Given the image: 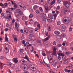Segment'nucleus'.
<instances>
[{
  "mask_svg": "<svg viewBox=\"0 0 73 73\" xmlns=\"http://www.w3.org/2000/svg\"><path fill=\"white\" fill-rule=\"evenodd\" d=\"M63 3L64 5H65V7H66V8H69V5L71 4V3H69V1H63Z\"/></svg>",
  "mask_w": 73,
  "mask_h": 73,
  "instance_id": "obj_1",
  "label": "nucleus"
},
{
  "mask_svg": "<svg viewBox=\"0 0 73 73\" xmlns=\"http://www.w3.org/2000/svg\"><path fill=\"white\" fill-rule=\"evenodd\" d=\"M48 16L49 18H50V19H53V17H54V19H56V17H57V15L56 14H54L53 15H52V14H48Z\"/></svg>",
  "mask_w": 73,
  "mask_h": 73,
  "instance_id": "obj_2",
  "label": "nucleus"
},
{
  "mask_svg": "<svg viewBox=\"0 0 73 73\" xmlns=\"http://www.w3.org/2000/svg\"><path fill=\"white\" fill-rule=\"evenodd\" d=\"M59 62V60H55L53 61V65H57V64L58 63V62Z\"/></svg>",
  "mask_w": 73,
  "mask_h": 73,
  "instance_id": "obj_3",
  "label": "nucleus"
},
{
  "mask_svg": "<svg viewBox=\"0 0 73 73\" xmlns=\"http://www.w3.org/2000/svg\"><path fill=\"white\" fill-rule=\"evenodd\" d=\"M17 58H14L13 59V62H14L15 64H17L19 62V60H17Z\"/></svg>",
  "mask_w": 73,
  "mask_h": 73,
  "instance_id": "obj_4",
  "label": "nucleus"
},
{
  "mask_svg": "<svg viewBox=\"0 0 73 73\" xmlns=\"http://www.w3.org/2000/svg\"><path fill=\"white\" fill-rule=\"evenodd\" d=\"M17 11L18 13H19L20 15H21L23 13H22V11H21L19 9H17Z\"/></svg>",
  "mask_w": 73,
  "mask_h": 73,
  "instance_id": "obj_5",
  "label": "nucleus"
},
{
  "mask_svg": "<svg viewBox=\"0 0 73 73\" xmlns=\"http://www.w3.org/2000/svg\"><path fill=\"white\" fill-rule=\"evenodd\" d=\"M58 55L59 56H62V59H63V57L64 56V53H60L58 54Z\"/></svg>",
  "mask_w": 73,
  "mask_h": 73,
  "instance_id": "obj_6",
  "label": "nucleus"
},
{
  "mask_svg": "<svg viewBox=\"0 0 73 73\" xmlns=\"http://www.w3.org/2000/svg\"><path fill=\"white\" fill-rule=\"evenodd\" d=\"M61 28V29H65L66 27L64 25L62 24L60 25Z\"/></svg>",
  "mask_w": 73,
  "mask_h": 73,
  "instance_id": "obj_7",
  "label": "nucleus"
},
{
  "mask_svg": "<svg viewBox=\"0 0 73 73\" xmlns=\"http://www.w3.org/2000/svg\"><path fill=\"white\" fill-rule=\"evenodd\" d=\"M68 12V11L67 10V9H64L63 13L64 15L66 14V12Z\"/></svg>",
  "mask_w": 73,
  "mask_h": 73,
  "instance_id": "obj_8",
  "label": "nucleus"
},
{
  "mask_svg": "<svg viewBox=\"0 0 73 73\" xmlns=\"http://www.w3.org/2000/svg\"><path fill=\"white\" fill-rule=\"evenodd\" d=\"M45 12H48V11H49V9H48V7L47 6H46L45 7Z\"/></svg>",
  "mask_w": 73,
  "mask_h": 73,
  "instance_id": "obj_9",
  "label": "nucleus"
},
{
  "mask_svg": "<svg viewBox=\"0 0 73 73\" xmlns=\"http://www.w3.org/2000/svg\"><path fill=\"white\" fill-rule=\"evenodd\" d=\"M34 66L33 65H30V68L31 70H34Z\"/></svg>",
  "mask_w": 73,
  "mask_h": 73,
  "instance_id": "obj_10",
  "label": "nucleus"
},
{
  "mask_svg": "<svg viewBox=\"0 0 73 73\" xmlns=\"http://www.w3.org/2000/svg\"><path fill=\"white\" fill-rule=\"evenodd\" d=\"M24 58L27 60L28 61H29V57H28V56H27V55H26L25 57H24Z\"/></svg>",
  "mask_w": 73,
  "mask_h": 73,
  "instance_id": "obj_11",
  "label": "nucleus"
},
{
  "mask_svg": "<svg viewBox=\"0 0 73 73\" xmlns=\"http://www.w3.org/2000/svg\"><path fill=\"white\" fill-rule=\"evenodd\" d=\"M43 1H43V0H39V3L40 4H42Z\"/></svg>",
  "mask_w": 73,
  "mask_h": 73,
  "instance_id": "obj_12",
  "label": "nucleus"
},
{
  "mask_svg": "<svg viewBox=\"0 0 73 73\" xmlns=\"http://www.w3.org/2000/svg\"><path fill=\"white\" fill-rule=\"evenodd\" d=\"M13 38H14L15 40L16 41H17V38L16 37H16V36H15V35H13Z\"/></svg>",
  "mask_w": 73,
  "mask_h": 73,
  "instance_id": "obj_13",
  "label": "nucleus"
},
{
  "mask_svg": "<svg viewBox=\"0 0 73 73\" xmlns=\"http://www.w3.org/2000/svg\"><path fill=\"white\" fill-rule=\"evenodd\" d=\"M22 19L23 20H24V19L25 20H27V19L26 16H23L22 17Z\"/></svg>",
  "mask_w": 73,
  "mask_h": 73,
  "instance_id": "obj_14",
  "label": "nucleus"
},
{
  "mask_svg": "<svg viewBox=\"0 0 73 73\" xmlns=\"http://www.w3.org/2000/svg\"><path fill=\"white\" fill-rule=\"evenodd\" d=\"M52 56H56V52L52 51Z\"/></svg>",
  "mask_w": 73,
  "mask_h": 73,
  "instance_id": "obj_15",
  "label": "nucleus"
},
{
  "mask_svg": "<svg viewBox=\"0 0 73 73\" xmlns=\"http://www.w3.org/2000/svg\"><path fill=\"white\" fill-rule=\"evenodd\" d=\"M29 32H30V33H31L32 34H34L35 33V31H34L32 30H29Z\"/></svg>",
  "mask_w": 73,
  "mask_h": 73,
  "instance_id": "obj_16",
  "label": "nucleus"
},
{
  "mask_svg": "<svg viewBox=\"0 0 73 73\" xmlns=\"http://www.w3.org/2000/svg\"><path fill=\"white\" fill-rule=\"evenodd\" d=\"M34 10H36L37 9V6L36 5H35L33 7Z\"/></svg>",
  "mask_w": 73,
  "mask_h": 73,
  "instance_id": "obj_17",
  "label": "nucleus"
},
{
  "mask_svg": "<svg viewBox=\"0 0 73 73\" xmlns=\"http://www.w3.org/2000/svg\"><path fill=\"white\" fill-rule=\"evenodd\" d=\"M47 19L48 21V22H49V23H51V22H52V21H52V19H50L49 18Z\"/></svg>",
  "mask_w": 73,
  "mask_h": 73,
  "instance_id": "obj_18",
  "label": "nucleus"
},
{
  "mask_svg": "<svg viewBox=\"0 0 73 73\" xmlns=\"http://www.w3.org/2000/svg\"><path fill=\"white\" fill-rule=\"evenodd\" d=\"M5 49L6 50H8V48H9V45H8V44H7L5 45Z\"/></svg>",
  "mask_w": 73,
  "mask_h": 73,
  "instance_id": "obj_19",
  "label": "nucleus"
},
{
  "mask_svg": "<svg viewBox=\"0 0 73 73\" xmlns=\"http://www.w3.org/2000/svg\"><path fill=\"white\" fill-rule=\"evenodd\" d=\"M54 33L56 35H59V34H60V32L58 31H55L54 32Z\"/></svg>",
  "mask_w": 73,
  "mask_h": 73,
  "instance_id": "obj_20",
  "label": "nucleus"
},
{
  "mask_svg": "<svg viewBox=\"0 0 73 73\" xmlns=\"http://www.w3.org/2000/svg\"><path fill=\"white\" fill-rule=\"evenodd\" d=\"M56 38L58 40H60V39H61V37L60 36L58 35L56 36Z\"/></svg>",
  "mask_w": 73,
  "mask_h": 73,
  "instance_id": "obj_21",
  "label": "nucleus"
},
{
  "mask_svg": "<svg viewBox=\"0 0 73 73\" xmlns=\"http://www.w3.org/2000/svg\"><path fill=\"white\" fill-rule=\"evenodd\" d=\"M28 68V66H27V65H25L24 66V69H27Z\"/></svg>",
  "mask_w": 73,
  "mask_h": 73,
  "instance_id": "obj_22",
  "label": "nucleus"
},
{
  "mask_svg": "<svg viewBox=\"0 0 73 73\" xmlns=\"http://www.w3.org/2000/svg\"><path fill=\"white\" fill-rule=\"evenodd\" d=\"M66 54L68 55L70 54H72V52H66Z\"/></svg>",
  "mask_w": 73,
  "mask_h": 73,
  "instance_id": "obj_23",
  "label": "nucleus"
},
{
  "mask_svg": "<svg viewBox=\"0 0 73 73\" xmlns=\"http://www.w3.org/2000/svg\"><path fill=\"white\" fill-rule=\"evenodd\" d=\"M54 3H55V0H53L52 2H51V5H53V4Z\"/></svg>",
  "mask_w": 73,
  "mask_h": 73,
  "instance_id": "obj_24",
  "label": "nucleus"
},
{
  "mask_svg": "<svg viewBox=\"0 0 73 73\" xmlns=\"http://www.w3.org/2000/svg\"><path fill=\"white\" fill-rule=\"evenodd\" d=\"M37 42L38 43V44H41V43H42V42H41V40H37Z\"/></svg>",
  "mask_w": 73,
  "mask_h": 73,
  "instance_id": "obj_25",
  "label": "nucleus"
},
{
  "mask_svg": "<svg viewBox=\"0 0 73 73\" xmlns=\"http://www.w3.org/2000/svg\"><path fill=\"white\" fill-rule=\"evenodd\" d=\"M27 31H26V30H25V29H24V34H25V35H27V33H28V32H26Z\"/></svg>",
  "mask_w": 73,
  "mask_h": 73,
  "instance_id": "obj_26",
  "label": "nucleus"
},
{
  "mask_svg": "<svg viewBox=\"0 0 73 73\" xmlns=\"http://www.w3.org/2000/svg\"><path fill=\"white\" fill-rule=\"evenodd\" d=\"M29 36L30 37H35V35L32 34H30L29 35Z\"/></svg>",
  "mask_w": 73,
  "mask_h": 73,
  "instance_id": "obj_27",
  "label": "nucleus"
},
{
  "mask_svg": "<svg viewBox=\"0 0 73 73\" xmlns=\"http://www.w3.org/2000/svg\"><path fill=\"white\" fill-rule=\"evenodd\" d=\"M42 55L43 56H46V54L45 53V51L43 52H42Z\"/></svg>",
  "mask_w": 73,
  "mask_h": 73,
  "instance_id": "obj_28",
  "label": "nucleus"
},
{
  "mask_svg": "<svg viewBox=\"0 0 73 73\" xmlns=\"http://www.w3.org/2000/svg\"><path fill=\"white\" fill-rule=\"evenodd\" d=\"M52 52H57V51H56V48H55V47H54V49H53Z\"/></svg>",
  "mask_w": 73,
  "mask_h": 73,
  "instance_id": "obj_29",
  "label": "nucleus"
},
{
  "mask_svg": "<svg viewBox=\"0 0 73 73\" xmlns=\"http://www.w3.org/2000/svg\"><path fill=\"white\" fill-rule=\"evenodd\" d=\"M48 40H49V39L48 38L46 37L44 39V41L45 42L46 41Z\"/></svg>",
  "mask_w": 73,
  "mask_h": 73,
  "instance_id": "obj_30",
  "label": "nucleus"
},
{
  "mask_svg": "<svg viewBox=\"0 0 73 73\" xmlns=\"http://www.w3.org/2000/svg\"><path fill=\"white\" fill-rule=\"evenodd\" d=\"M42 19L44 21H46V18L45 17H43Z\"/></svg>",
  "mask_w": 73,
  "mask_h": 73,
  "instance_id": "obj_31",
  "label": "nucleus"
},
{
  "mask_svg": "<svg viewBox=\"0 0 73 73\" xmlns=\"http://www.w3.org/2000/svg\"><path fill=\"white\" fill-rule=\"evenodd\" d=\"M49 72L50 73H52V72H53V70H52V69H50Z\"/></svg>",
  "mask_w": 73,
  "mask_h": 73,
  "instance_id": "obj_32",
  "label": "nucleus"
},
{
  "mask_svg": "<svg viewBox=\"0 0 73 73\" xmlns=\"http://www.w3.org/2000/svg\"><path fill=\"white\" fill-rule=\"evenodd\" d=\"M29 17L30 18H32V17H33V14H31L29 16Z\"/></svg>",
  "mask_w": 73,
  "mask_h": 73,
  "instance_id": "obj_33",
  "label": "nucleus"
},
{
  "mask_svg": "<svg viewBox=\"0 0 73 73\" xmlns=\"http://www.w3.org/2000/svg\"><path fill=\"white\" fill-rule=\"evenodd\" d=\"M51 27H48V30L49 31H51Z\"/></svg>",
  "mask_w": 73,
  "mask_h": 73,
  "instance_id": "obj_34",
  "label": "nucleus"
},
{
  "mask_svg": "<svg viewBox=\"0 0 73 73\" xmlns=\"http://www.w3.org/2000/svg\"><path fill=\"white\" fill-rule=\"evenodd\" d=\"M65 36V35L64 34H62L60 36L61 37H64Z\"/></svg>",
  "mask_w": 73,
  "mask_h": 73,
  "instance_id": "obj_35",
  "label": "nucleus"
},
{
  "mask_svg": "<svg viewBox=\"0 0 73 73\" xmlns=\"http://www.w3.org/2000/svg\"><path fill=\"white\" fill-rule=\"evenodd\" d=\"M0 5L1 7H4V4L2 3H0Z\"/></svg>",
  "mask_w": 73,
  "mask_h": 73,
  "instance_id": "obj_36",
  "label": "nucleus"
},
{
  "mask_svg": "<svg viewBox=\"0 0 73 73\" xmlns=\"http://www.w3.org/2000/svg\"><path fill=\"white\" fill-rule=\"evenodd\" d=\"M34 69H35V70H36L37 69V67L35 66H34Z\"/></svg>",
  "mask_w": 73,
  "mask_h": 73,
  "instance_id": "obj_37",
  "label": "nucleus"
},
{
  "mask_svg": "<svg viewBox=\"0 0 73 73\" xmlns=\"http://www.w3.org/2000/svg\"><path fill=\"white\" fill-rule=\"evenodd\" d=\"M58 47L60 48V47H61V46H62V45L61 44H59L58 45Z\"/></svg>",
  "mask_w": 73,
  "mask_h": 73,
  "instance_id": "obj_38",
  "label": "nucleus"
},
{
  "mask_svg": "<svg viewBox=\"0 0 73 73\" xmlns=\"http://www.w3.org/2000/svg\"><path fill=\"white\" fill-rule=\"evenodd\" d=\"M4 15H5V13H3L1 14V17H3V16H4Z\"/></svg>",
  "mask_w": 73,
  "mask_h": 73,
  "instance_id": "obj_39",
  "label": "nucleus"
},
{
  "mask_svg": "<svg viewBox=\"0 0 73 73\" xmlns=\"http://www.w3.org/2000/svg\"><path fill=\"white\" fill-rule=\"evenodd\" d=\"M5 38L6 41H7V42L9 41V40H8V38Z\"/></svg>",
  "mask_w": 73,
  "mask_h": 73,
  "instance_id": "obj_40",
  "label": "nucleus"
},
{
  "mask_svg": "<svg viewBox=\"0 0 73 73\" xmlns=\"http://www.w3.org/2000/svg\"><path fill=\"white\" fill-rule=\"evenodd\" d=\"M1 60H2V59H4V58L5 57L4 56H2L0 57Z\"/></svg>",
  "mask_w": 73,
  "mask_h": 73,
  "instance_id": "obj_41",
  "label": "nucleus"
},
{
  "mask_svg": "<svg viewBox=\"0 0 73 73\" xmlns=\"http://www.w3.org/2000/svg\"><path fill=\"white\" fill-rule=\"evenodd\" d=\"M45 34L46 35V36H48V31H45Z\"/></svg>",
  "mask_w": 73,
  "mask_h": 73,
  "instance_id": "obj_42",
  "label": "nucleus"
},
{
  "mask_svg": "<svg viewBox=\"0 0 73 73\" xmlns=\"http://www.w3.org/2000/svg\"><path fill=\"white\" fill-rule=\"evenodd\" d=\"M53 44L54 45H56V41H54Z\"/></svg>",
  "mask_w": 73,
  "mask_h": 73,
  "instance_id": "obj_43",
  "label": "nucleus"
},
{
  "mask_svg": "<svg viewBox=\"0 0 73 73\" xmlns=\"http://www.w3.org/2000/svg\"><path fill=\"white\" fill-rule=\"evenodd\" d=\"M57 24L58 25H60L61 24V22H58L57 23Z\"/></svg>",
  "mask_w": 73,
  "mask_h": 73,
  "instance_id": "obj_44",
  "label": "nucleus"
},
{
  "mask_svg": "<svg viewBox=\"0 0 73 73\" xmlns=\"http://www.w3.org/2000/svg\"><path fill=\"white\" fill-rule=\"evenodd\" d=\"M0 64H1V65H0V66L1 67V68H2V67H3V63H1V62L0 63Z\"/></svg>",
  "mask_w": 73,
  "mask_h": 73,
  "instance_id": "obj_45",
  "label": "nucleus"
},
{
  "mask_svg": "<svg viewBox=\"0 0 73 73\" xmlns=\"http://www.w3.org/2000/svg\"><path fill=\"white\" fill-rule=\"evenodd\" d=\"M4 5H5V7H7V5H8V3H5Z\"/></svg>",
  "mask_w": 73,
  "mask_h": 73,
  "instance_id": "obj_46",
  "label": "nucleus"
},
{
  "mask_svg": "<svg viewBox=\"0 0 73 73\" xmlns=\"http://www.w3.org/2000/svg\"><path fill=\"white\" fill-rule=\"evenodd\" d=\"M15 26L16 27H17V23L16 22H15Z\"/></svg>",
  "mask_w": 73,
  "mask_h": 73,
  "instance_id": "obj_47",
  "label": "nucleus"
},
{
  "mask_svg": "<svg viewBox=\"0 0 73 73\" xmlns=\"http://www.w3.org/2000/svg\"><path fill=\"white\" fill-rule=\"evenodd\" d=\"M14 7H15V8H17V4H16L15 3L14 5Z\"/></svg>",
  "mask_w": 73,
  "mask_h": 73,
  "instance_id": "obj_48",
  "label": "nucleus"
},
{
  "mask_svg": "<svg viewBox=\"0 0 73 73\" xmlns=\"http://www.w3.org/2000/svg\"><path fill=\"white\" fill-rule=\"evenodd\" d=\"M48 4H50L51 3V1H50V0H48Z\"/></svg>",
  "mask_w": 73,
  "mask_h": 73,
  "instance_id": "obj_49",
  "label": "nucleus"
},
{
  "mask_svg": "<svg viewBox=\"0 0 73 73\" xmlns=\"http://www.w3.org/2000/svg\"><path fill=\"white\" fill-rule=\"evenodd\" d=\"M69 31L70 32L72 31V28L71 27H70L69 28Z\"/></svg>",
  "mask_w": 73,
  "mask_h": 73,
  "instance_id": "obj_50",
  "label": "nucleus"
},
{
  "mask_svg": "<svg viewBox=\"0 0 73 73\" xmlns=\"http://www.w3.org/2000/svg\"><path fill=\"white\" fill-rule=\"evenodd\" d=\"M39 9L40 10V11L41 12H42V9L41 8V7H40L39 8Z\"/></svg>",
  "mask_w": 73,
  "mask_h": 73,
  "instance_id": "obj_51",
  "label": "nucleus"
},
{
  "mask_svg": "<svg viewBox=\"0 0 73 73\" xmlns=\"http://www.w3.org/2000/svg\"><path fill=\"white\" fill-rule=\"evenodd\" d=\"M15 19H13L12 21V24H13V23H14L15 21Z\"/></svg>",
  "mask_w": 73,
  "mask_h": 73,
  "instance_id": "obj_52",
  "label": "nucleus"
},
{
  "mask_svg": "<svg viewBox=\"0 0 73 73\" xmlns=\"http://www.w3.org/2000/svg\"><path fill=\"white\" fill-rule=\"evenodd\" d=\"M37 27L38 28H40V24H38L37 25Z\"/></svg>",
  "mask_w": 73,
  "mask_h": 73,
  "instance_id": "obj_53",
  "label": "nucleus"
},
{
  "mask_svg": "<svg viewBox=\"0 0 73 73\" xmlns=\"http://www.w3.org/2000/svg\"><path fill=\"white\" fill-rule=\"evenodd\" d=\"M25 42V41L24 40H23V41H22V44H24V43Z\"/></svg>",
  "mask_w": 73,
  "mask_h": 73,
  "instance_id": "obj_54",
  "label": "nucleus"
},
{
  "mask_svg": "<svg viewBox=\"0 0 73 73\" xmlns=\"http://www.w3.org/2000/svg\"><path fill=\"white\" fill-rule=\"evenodd\" d=\"M8 29L7 28L5 29V32H7V31H8Z\"/></svg>",
  "mask_w": 73,
  "mask_h": 73,
  "instance_id": "obj_55",
  "label": "nucleus"
},
{
  "mask_svg": "<svg viewBox=\"0 0 73 73\" xmlns=\"http://www.w3.org/2000/svg\"><path fill=\"white\" fill-rule=\"evenodd\" d=\"M65 60L66 63H68V60L67 59H65Z\"/></svg>",
  "mask_w": 73,
  "mask_h": 73,
  "instance_id": "obj_56",
  "label": "nucleus"
},
{
  "mask_svg": "<svg viewBox=\"0 0 73 73\" xmlns=\"http://www.w3.org/2000/svg\"><path fill=\"white\" fill-rule=\"evenodd\" d=\"M20 52H22V53H23V52H24V50H23V49H21L20 50Z\"/></svg>",
  "mask_w": 73,
  "mask_h": 73,
  "instance_id": "obj_57",
  "label": "nucleus"
},
{
  "mask_svg": "<svg viewBox=\"0 0 73 73\" xmlns=\"http://www.w3.org/2000/svg\"><path fill=\"white\" fill-rule=\"evenodd\" d=\"M58 58L59 60H61V56H58Z\"/></svg>",
  "mask_w": 73,
  "mask_h": 73,
  "instance_id": "obj_58",
  "label": "nucleus"
},
{
  "mask_svg": "<svg viewBox=\"0 0 73 73\" xmlns=\"http://www.w3.org/2000/svg\"><path fill=\"white\" fill-rule=\"evenodd\" d=\"M37 23V22H36L34 23V25L35 26H36Z\"/></svg>",
  "mask_w": 73,
  "mask_h": 73,
  "instance_id": "obj_59",
  "label": "nucleus"
},
{
  "mask_svg": "<svg viewBox=\"0 0 73 73\" xmlns=\"http://www.w3.org/2000/svg\"><path fill=\"white\" fill-rule=\"evenodd\" d=\"M40 71H39V70H38L36 72V73H40Z\"/></svg>",
  "mask_w": 73,
  "mask_h": 73,
  "instance_id": "obj_60",
  "label": "nucleus"
},
{
  "mask_svg": "<svg viewBox=\"0 0 73 73\" xmlns=\"http://www.w3.org/2000/svg\"><path fill=\"white\" fill-rule=\"evenodd\" d=\"M66 44V43H62V45H63V46H65Z\"/></svg>",
  "mask_w": 73,
  "mask_h": 73,
  "instance_id": "obj_61",
  "label": "nucleus"
},
{
  "mask_svg": "<svg viewBox=\"0 0 73 73\" xmlns=\"http://www.w3.org/2000/svg\"><path fill=\"white\" fill-rule=\"evenodd\" d=\"M60 9V7L59 6H58V7H57V9Z\"/></svg>",
  "mask_w": 73,
  "mask_h": 73,
  "instance_id": "obj_62",
  "label": "nucleus"
},
{
  "mask_svg": "<svg viewBox=\"0 0 73 73\" xmlns=\"http://www.w3.org/2000/svg\"><path fill=\"white\" fill-rule=\"evenodd\" d=\"M57 3H61V1L59 0H58Z\"/></svg>",
  "mask_w": 73,
  "mask_h": 73,
  "instance_id": "obj_63",
  "label": "nucleus"
},
{
  "mask_svg": "<svg viewBox=\"0 0 73 73\" xmlns=\"http://www.w3.org/2000/svg\"><path fill=\"white\" fill-rule=\"evenodd\" d=\"M36 13H39V11L38 10H37L36 11Z\"/></svg>",
  "mask_w": 73,
  "mask_h": 73,
  "instance_id": "obj_64",
  "label": "nucleus"
}]
</instances>
